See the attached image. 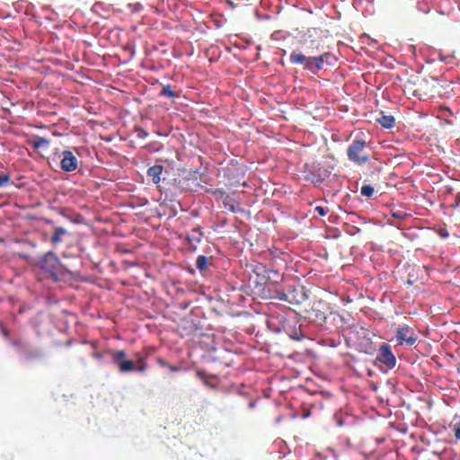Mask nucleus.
<instances>
[{"mask_svg": "<svg viewBox=\"0 0 460 460\" xmlns=\"http://www.w3.org/2000/svg\"><path fill=\"white\" fill-rule=\"evenodd\" d=\"M372 350H373V348H372V346L370 345V346H369V349H366V350H365V352H366V353H371V352H372Z\"/></svg>", "mask_w": 460, "mask_h": 460, "instance_id": "obj_34", "label": "nucleus"}, {"mask_svg": "<svg viewBox=\"0 0 460 460\" xmlns=\"http://www.w3.org/2000/svg\"><path fill=\"white\" fill-rule=\"evenodd\" d=\"M427 84H427V82L425 80L420 81L418 85H417L416 90H414L415 95H418L420 98L427 97L428 92L427 91H423L424 86H427Z\"/></svg>", "mask_w": 460, "mask_h": 460, "instance_id": "obj_21", "label": "nucleus"}, {"mask_svg": "<svg viewBox=\"0 0 460 460\" xmlns=\"http://www.w3.org/2000/svg\"><path fill=\"white\" fill-rule=\"evenodd\" d=\"M4 334L6 336L7 335V332L5 331H3Z\"/></svg>", "mask_w": 460, "mask_h": 460, "instance_id": "obj_37", "label": "nucleus"}, {"mask_svg": "<svg viewBox=\"0 0 460 460\" xmlns=\"http://www.w3.org/2000/svg\"><path fill=\"white\" fill-rule=\"evenodd\" d=\"M319 55L326 65L332 66L336 62V58L331 52L326 51Z\"/></svg>", "mask_w": 460, "mask_h": 460, "instance_id": "obj_22", "label": "nucleus"}, {"mask_svg": "<svg viewBox=\"0 0 460 460\" xmlns=\"http://www.w3.org/2000/svg\"><path fill=\"white\" fill-rule=\"evenodd\" d=\"M442 235H443V236H447V234H445V232H442Z\"/></svg>", "mask_w": 460, "mask_h": 460, "instance_id": "obj_36", "label": "nucleus"}, {"mask_svg": "<svg viewBox=\"0 0 460 460\" xmlns=\"http://www.w3.org/2000/svg\"><path fill=\"white\" fill-rule=\"evenodd\" d=\"M314 68L316 70H321L323 68V65L325 64L323 60V58H321L320 55L314 57Z\"/></svg>", "mask_w": 460, "mask_h": 460, "instance_id": "obj_25", "label": "nucleus"}, {"mask_svg": "<svg viewBox=\"0 0 460 460\" xmlns=\"http://www.w3.org/2000/svg\"><path fill=\"white\" fill-rule=\"evenodd\" d=\"M136 132L139 138H145L148 136V133L142 128H136Z\"/></svg>", "mask_w": 460, "mask_h": 460, "instance_id": "obj_30", "label": "nucleus"}, {"mask_svg": "<svg viewBox=\"0 0 460 460\" xmlns=\"http://www.w3.org/2000/svg\"><path fill=\"white\" fill-rule=\"evenodd\" d=\"M67 234V231L61 226H58L54 228V234L51 237V243L56 245L62 242V237Z\"/></svg>", "mask_w": 460, "mask_h": 460, "instance_id": "obj_15", "label": "nucleus"}, {"mask_svg": "<svg viewBox=\"0 0 460 460\" xmlns=\"http://www.w3.org/2000/svg\"><path fill=\"white\" fill-rule=\"evenodd\" d=\"M322 45L316 40H313L310 41V45L306 46L305 52L308 56H316L321 50Z\"/></svg>", "mask_w": 460, "mask_h": 460, "instance_id": "obj_17", "label": "nucleus"}, {"mask_svg": "<svg viewBox=\"0 0 460 460\" xmlns=\"http://www.w3.org/2000/svg\"><path fill=\"white\" fill-rule=\"evenodd\" d=\"M360 193L362 196L370 198L374 194V188L371 185H363L360 189Z\"/></svg>", "mask_w": 460, "mask_h": 460, "instance_id": "obj_23", "label": "nucleus"}, {"mask_svg": "<svg viewBox=\"0 0 460 460\" xmlns=\"http://www.w3.org/2000/svg\"><path fill=\"white\" fill-rule=\"evenodd\" d=\"M278 297H279V300H282V301H287L288 300V296H287V295L285 293L279 294Z\"/></svg>", "mask_w": 460, "mask_h": 460, "instance_id": "obj_32", "label": "nucleus"}, {"mask_svg": "<svg viewBox=\"0 0 460 460\" xmlns=\"http://www.w3.org/2000/svg\"><path fill=\"white\" fill-rule=\"evenodd\" d=\"M305 179L314 184L322 183L332 173V168L322 164H305Z\"/></svg>", "mask_w": 460, "mask_h": 460, "instance_id": "obj_3", "label": "nucleus"}, {"mask_svg": "<svg viewBox=\"0 0 460 460\" xmlns=\"http://www.w3.org/2000/svg\"><path fill=\"white\" fill-rule=\"evenodd\" d=\"M219 199H222L223 206L226 209L232 213L242 211L239 201L234 198V195L226 194L223 191L219 192Z\"/></svg>", "mask_w": 460, "mask_h": 460, "instance_id": "obj_10", "label": "nucleus"}, {"mask_svg": "<svg viewBox=\"0 0 460 460\" xmlns=\"http://www.w3.org/2000/svg\"><path fill=\"white\" fill-rule=\"evenodd\" d=\"M136 371L144 372L146 369V364L143 358H140L136 364Z\"/></svg>", "mask_w": 460, "mask_h": 460, "instance_id": "obj_27", "label": "nucleus"}, {"mask_svg": "<svg viewBox=\"0 0 460 460\" xmlns=\"http://www.w3.org/2000/svg\"><path fill=\"white\" fill-rule=\"evenodd\" d=\"M29 143L35 149H39L41 147H48L49 145V140L42 137H35Z\"/></svg>", "mask_w": 460, "mask_h": 460, "instance_id": "obj_18", "label": "nucleus"}, {"mask_svg": "<svg viewBox=\"0 0 460 460\" xmlns=\"http://www.w3.org/2000/svg\"><path fill=\"white\" fill-rule=\"evenodd\" d=\"M442 235H443V236H447V234H445V232H442Z\"/></svg>", "mask_w": 460, "mask_h": 460, "instance_id": "obj_35", "label": "nucleus"}, {"mask_svg": "<svg viewBox=\"0 0 460 460\" xmlns=\"http://www.w3.org/2000/svg\"><path fill=\"white\" fill-rule=\"evenodd\" d=\"M408 278L406 284L408 285H418L423 284L427 279L428 272L424 266L420 265H409L407 268Z\"/></svg>", "mask_w": 460, "mask_h": 460, "instance_id": "obj_5", "label": "nucleus"}, {"mask_svg": "<svg viewBox=\"0 0 460 460\" xmlns=\"http://www.w3.org/2000/svg\"><path fill=\"white\" fill-rule=\"evenodd\" d=\"M39 264L42 270L50 274L54 281L58 280V275L67 274L75 278L80 274L79 270H73L63 264L53 252H48L45 253L39 261Z\"/></svg>", "mask_w": 460, "mask_h": 460, "instance_id": "obj_1", "label": "nucleus"}, {"mask_svg": "<svg viewBox=\"0 0 460 460\" xmlns=\"http://www.w3.org/2000/svg\"><path fill=\"white\" fill-rule=\"evenodd\" d=\"M376 362L385 365L387 369H392L396 365V358L392 352L391 347L387 343H383L379 348V352L376 358Z\"/></svg>", "mask_w": 460, "mask_h": 460, "instance_id": "obj_6", "label": "nucleus"}, {"mask_svg": "<svg viewBox=\"0 0 460 460\" xmlns=\"http://www.w3.org/2000/svg\"><path fill=\"white\" fill-rule=\"evenodd\" d=\"M110 354L112 362L118 366V369L120 373L136 371V364L133 360L126 358V352L124 350H111Z\"/></svg>", "mask_w": 460, "mask_h": 460, "instance_id": "obj_4", "label": "nucleus"}, {"mask_svg": "<svg viewBox=\"0 0 460 460\" xmlns=\"http://www.w3.org/2000/svg\"><path fill=\"white\" fill-rule=\"evenodd\" d=\"M257 270H261L262 271L258 272V274H262L271 283H279L282 279V276L278 270L265 266L257 267Z\"/></svg>", "mask_w": 460, "mask_h": 460, "instance_id": "obj_11", "label": "nucleus"}, {"mask_svg": "<svg viewBox=\"0 0 460 460\" xmlns=\"http://www.w3.org/2000/svg\"><path fill=\"white\" fill-rule=\"evenodd\" d=\"M376 121L385 128H392L395 125V119L392 115L382 114L381 117L376 119Z\"/></svg>", "mask_w": 460, "mask_h": 460, "instance_id": "obj_14", "label": "nucleus"}, {"mask_svg": "<svg viewBox=\"0 0 460 460\" xmlns=\"http://www.w3.org/2000/svg\"><path fill=\"white\" fill-rule=\"evenodd\" d=\"M349 161L357 164H365L369 161L370 155L367 151V142L363 139H354L347 149Z\"/></svg>", "mask_w": 460, "mask_h": 460, "instance_id": "obj_2", "label": "nucleus"}, {"mask_svg": "<svg viewBox=\"0 0 460 460\" xmlns=\"http://www.w3.org/2000/svg\"><path fill=\"white\" fill-rule=\"evenodd\" d=\"M391 215L394 218L403 220L409 217V215L401 210H392Z\"/></svg>", "mask_w": 460, "mask_h": 460, "instance_id": "obj_24", "label": "nucleus"}, {"mask_svg": "<svg viewBox=\"0 0 460 460\" xmlns=\"http://www.w3.org/2000/svg\"><path fill=\"white\" fill-rule=\"evenodd\" d=\"M157 362L159 363V365H160L161 367H168V366H169V364H168L164 359H163V358H159L157 359Z\"/></svg>", "mask_w": 460, "mask_h": 460, "instance_id": "obj_31", "label": "nucleus"}, {"mask_svg": "<svg viewBox=\"0 0 460 460\" xmlns=\"http://www.w3.org/2000/svg\"><path fill=\"white\" fill-rule=\"evenodd\" d=\"M203 234L199 229H193L188 235L187 241L190 245L193 246V249H196V244L200 243L202 239Z\"/></svg>", "mask_w": 460, "mask_h": 460, "instance_id": "obj_13", "label": "nucleus"}, {"mask_svg": "<svg viewBox=\"0 0 460 460\" xmlns=\"http://www.w3.org/2000/svg\"><path fill=\"white\" fill-rule=\"evenodd\" d=\"M314 57L305 56L300 52H292L289 59L292 64L303 65L305 69L313 70L314 68Z\"/></svg>", "mask_w": 460, "mask_h": 460, "instance_id": "obj_9", "label": "nucleus"}, {"mask_svg": "<svg viewBox=\"0 0 460 460\" xmlns=\"http://www.w3.org/2000/svg\"><path fill=\"white\" fill-rule=\"evenodd\" d=\"M160 96L174 99L178 98L180 94L173 91L170 84L164 85L162 90L160 91Z\"/></svg>", "mask_w": 460, "mask_h": 460, "instance_id": "obj_19", "label": "nucleus"}, {"mask_svg": "<svg viewBox=\"0 0 460 460\" xmlns=\"http://www.w3.org/2000/svg\"><path fill=\"white\" fill-rule=\"evenodd\" d=\"M314 210L318 213V215L323 217L329 212V208L322 206L315 207Z\"/></svg>", "mask_w": 460, "mask_h": 460, "instance_id": "obj_29", "label": "nucleus"}, {"mask_svg": "<svg viewBox=\"0 0 460 460\" xmlns=\"http://www.w3.org/2000/svg\"><path fill=\"white\" fill-rule=\"evenodd\" d=\"M60 167L64 172H74L78 167V160L70 150H64L61 153Z\"/></svg>", "mask_w": 460, "mask_h": 460, "instance_id": "obj_8", "label": "nucleus"}, {"mask_svg": "<svg viewBox=\"0 0 460 460\" xmlns=\"http://www.w3.org/2000/svg\"><path fill=\"white\" fill-rule=\"evenodd\" d=\"M196 376L203 382V384L210 388H216V385L208 381L209 376L205 370L199 369L196 371Z\"/></svg>", "mask_w": 460, "mask_h": 460, "instance_id": "obj_20", "label": "nucleus"}, {"mask_svg": "<svg viewBox=\"0 0 460 460\" xmlns=\"http://www.w3.org/2000/svg\"><path fill=\"white\" fill-rule=\"evenodd\" d=\"M454 436L456 440H460V420L451 425Z\"/></svg>", "mask_w": 460, "mask_h": 460, "instance_id": "obj_26", "label": "nucleus"}, {"mask_svg": "<svg viewBox=\"0 0 460 460\" xmlns=\"http://www.w3.org/2000/svg\"><path fill=\"white\" fill-rule=\"evenodd\" d=\"M10 181L8 174L0 173V187L6 185Z\"/></svg>", "mask_w": 460, "mask_h": 460, "instance_id": "obj_28", "label": "nucleus"}, {"mask_svg": "<svg viewBox=\"0 0 460 460\" xmlns=\"http://www.w3.org/2000/svg\"><path fill=\"white\" fill-rule=\"evenodd\" d=\"M395 337L398 345L406 343L409 346H412L418 340V335L414 330L406 324L397 329Z\"/></svg>", "mask_w": 460, "mask_h": 460, "instance_id": "obj_7", "label": "nucleus"}, {"mask_svg": "<svg viewBox=\"0 0 460 460\" xmlns=\"http://www.w3.org/2000/svg\"><path fill=\"white\" fill-rule=\"evenodd\" d=\"M168 368L170 369V371L172 372H178L180 371V367H176V366H171L169 365L168 366Z\"/></svg>", "mask_w": 460, "mask_h": 460, "instance_id": "obj_33", "label": "nucleus"}, {"mask_svg": "<svg viewBox=\"0 0 460 460\" xmlns=\"http://www.w3.org/2000/svg\"><path fill=\"white\" fill-rule=\"evenodd\" d=\"M164 167L160 164H155L148 168L147 176L150 177L154 183L157 184L161 181V174L163 172Z\"/></svg>", "mask_w": 460, "mask_h": 460, "instance_id": "obj_12", "label": "nucleus"}, {"mask_svg": "<svg viewBox=\"0 0 460 460\" xmlns=\"http://www.w3.org/2000/svg\"><path fill=\"white\" fill-rule=\"evenodd\" d=\"M213 258L206 257L204 255H199L196 260V267L200 271L206 270L208 266L211 264Z\"/></svg>", "mask_w": 460, "mask_h": 460, "instance_id": "obj_16", "label": "nucleus"}]
</instances>
